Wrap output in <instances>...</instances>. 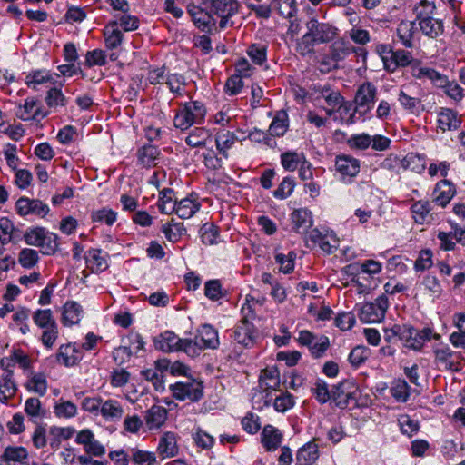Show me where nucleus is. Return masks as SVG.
Returning <instances> with one entry per match:
<instances>
[{
    "label": "nucleus",
    "mask_w": 465,
    "mask_h": 465,
    "mask_svg": "<svg viewBox=\"0 0 465 465\" xmlns=\"http://www.w3.org/2000/svg\"><path fill=\"white\" fill-rule=\"evenodd\" d=\"M438 127L442 131L456 130L460 127L461 121L457 112L450 108H440L438 113Z\"/></svg>",
    "instance_id": "393cba45"
},
{
    "label": "nucleus",
    "mask_w": 465,
    "mask_h": 465,
    "mask_svg": "<svg viewBox=\"0 0 465 465\" xmlns=\"http://www.w3.org/2000/svg\"><path fill=\"white\" fill-rule=\"evenodd\" d=\"M455 186L448 180H441L436 183L432 193V203L440 207H446L455 195Z\"/></svg>",
    "instance_id": "4468645a"
},
{
    "label": "nucleus",
    "mask_w": 465,
    "mask_h": 465,
    "mask_svg": "<svg viewBox=\"0 0 465 465\" xmlns=\"http://www.w3.org/2000/svg\"><path fill=\"white\" fill-rule=\"evenodd\" d=\"M236 135L230 131H221L216 134L215 144L216 148L223 157H228L227 151L236 143Z\"/></svg>",
    "instance_id": "a19ab883"
},
{
    "label": "nucleus",
    "mask_w": 465,
    "mask_h": 465,
    "mask_svg": "<svg viewBox=\"0 0 465 465\" xmlns=\"http://www.w3.org/2000/svg\"><path fill=\"white\" fill-rule=\"evenodd\" d=\"M252 61L259 65L266 62L267 47L264 45L253 44L247 51Z\"/></svg>",
    "instance_id": "774afa93"
},
{
    "label": "nucleus",
    "mask_w": 465,
    "mask_h": 465,
    "mask_svg": "<svg viewBox=\"0 0 465 465\" xmlns=\"http://www.w3.org/2000/svg\"><path fill=\"white\" fill-rule=\"evenodd\" d=\"M421 32L431 38H436L443 33V24L440 19L430 17L419 22Z\"/></svg>",
    "instance_id": "de8ad7c7"
},
{
    "label": "nucleus",
    "mask_w": 465,
    "mask_h": 465,
    "mask_svg": "<svg viewBox=\"0 0 465 465\" xmlns=\"http://www.w3.org/2000/svg\"><path fill=\"white\" fill-rule=\"evenodd\" d=\"M188 13L195 26L201 31L211 33L215 28V18L209 10L198 6H188Z\"/></svg>",
    "instance_id": "ddd939ff"
},
{
    "label": "nucleus",
    "mask_w": 465,
    "mask_h": 465,
    "mask_svg": "<svg viewBox=\"0 0 465 465\" xmlns=\"http://www.w3.org/2000/svg\"><path fill=\"white\" fill-rule=\"evenodd\" d=\"M177 199L174 197V192L171 188H164L159 193L157 207L162 213H173L175 203Z\"/></svg>",
    "instance_id": "58836bf2"
},
{
    "label": "nucleus",
    "mask_w": 465,
    "mask_h": 465,
    "mask_svg": "<svg viewBox=\"0 0 465 465\" xmlns=\"http://www.w3.org/2000/svg\"><path fill=\"white\" fill-rule=\"evenodd\" d=\"M280 385V372L277 368H266L261 371L258 388L264 399V406H270L272 401L271 393L279 391Z\"/></svg>",
    "instance_id": "6e6552de"
},
{
    "label": "nucleus",
    "mask_w": 465,
    "mask_h": 465,
    "mask_svg": "<svg viewBox=\"0 0 465 465\" xmlns=\"http://www.w3.org/2000/svg\"><path fill=\"white\" fill-rule=\"evenodd\" d=\"M233 340L244 346H252L256 340V331L252 322H240L235 327L232 335Z\"/></svg>",
    "instance_id": "f3484780"
},
{
    "label": "nucleus",
    "mask_w": 465,
    "mask_h": 465,
    "mask_svg": "<svg viewBox=\"0 0 465 465\" xmlns=\"http://www.w3.org/2000/svg\"><path fill=\"white\" fill-rule=\"evenodd\" d=\"M411 74L419 80H430L437 87H442L446 84V76L433 68L423 66H413Z\"/></svg>",
    "instance_id": "bb28decb"
},
{
    "label": "nucleus",
    "mask_w": 465,
    "mask_h": 465,
    "mask_svg": "<svg viewBox=\"0 0 465 465\" xmlns=\"http://www.w3.org/2000/svg\"><path fill=\"white\" fill-rule=\"evenodd\" d=\"M25 386L28 391H34L40 396L45 395L47 391L45 375L42 372H31Z\"/></svg>",
    "instance_id": "8fccbe9b"
},
{
    "label": "nucleus",
    "mask_w": 465,
    "mask_h": 465,
    "mask_svg": "<svg viewBox=\"0 0 465 465\" xmlns=\"http://www.w3.org/2000/svg\"><path fill=\"white\" fill-rule=\"evenodd\" d=\"M318 458V445L314 441H310L298 450L296 463L297 465H312Z\"/></svg>",
    "instance_id": "2f4dec72"
},
{
    "label": "nucleus",
    "mask_w": 465,
    "mask_h": 465,
    "mask_svg": "<svg viewBox=\"0 0 465 465\" xmlns=\"http://www.w3.org/2000/svg\"><path fill=\"white\" fill-rule=\"evenodd\" d=\"M105 47L108 50L118 48L123 43V33L118 27V22L110 21L104 28Z\"/></svg>",
    "instance_id": "a878e982"
},
{
    "label": "nucleus",
    "mask_w": 465,
    "mask_h": 465,
    "mask_svg": "<svg viewBox=\"0 0 465 465\" xmlns=\"http://www.w3.org/2000/svg\"><path fill=\"white\" fill-rule=\"evenodd\" d=\"M203 5L213 17L215 15L220 19V29L232 26L231 19L238 13L240 7L237 0H203Z\"/></svg>",
    "instance_id": "f03ea898"
},
{
    "label": "nucleus",
    "mask_w": 465,
    "mask_h": 465,
    "mask_svg": "<svg viewBox=\"0 0 465 465\" xmlns=\"http://www.w3.org/2000/svg\"><path fill=\"white\" fill-rule=\"evenodd\" d=\"M131 459L139 465H153L156 461L154 453L139 449L131 450Z\"/></svg>",
    "instance_id": "680f3d73"
},
{
    "label": "nucleus",
    "mask_w": 465,
    "mask_h": 465,
    "mask_svg": "<svg viewBox=\"0 0 465 465\" xmlns=\"http://www.w3.org/2000/svg\"><path fill=\"white\" fill-rule=\"evenodd\" d=\"M32 319L34 323L42 330L57 325L50 309H37L33 312Z\"/></svg>",
    "instance_id": "49530a36"
},
{
    "label": "nucleus",
    "mask_w": 465,
    "mask_h": 465,
    "mask_svg": "<svg viewBox=\"0 0 465 465\" xmlns=\"http://www.w3.org/2000/svg\"><path fill=\"white\" fill-rule=\"evenodd\" d=\"M56 360L62 362L64 366L70 367L77 364L81 360V354L75 346L68 343L59 347L56 354Z\"/></svg>",
    "instance_id": "473e14b6"
},
{
    "label": "nucleus",
    "mask_w": 465,
    "mask_h": 465,
    "mask_svg": "<svg viewBox=\"0 0 465 465\" xmlns=\"http://www.w3.org/2000/svg\"><path fill=\"white\" fill-rule=\"evenodd\" d=\"M391 332L403 341L407 348L419 351L423 347L422 338L420 337L419 331L413 327L394 325L391 329Z\"/></svg>",
    "instance_id": "9d476101"
},
{
    "label": "nucleus",
    "mask_w": 465,
    "mask_h": 465,
    "mask_svg": "<svg viewBox=\"0 0 465 465\" xmlns=\"http://www.w3.org/2000/svg\"><path fill=\"white\" fill-rule=\"evenodd\" d=\"M183 223L176 222L172 219L169 223L162 226V232L165 238L171 242H177L185 232Z\"/></svg>",
    "instance_id": "37998d69"
},
{
    "label": "nucleus",
    "mask_w": 465,
    "mask_h": 465,
    "mask_svg": "<svg viewBox=\"0 0 465 465\" xmlns=\"http://www.w3.org/2000/svg\"><path fill=\"white\" fill-rule=\"evenodd\" d=\"M53 81L51 74L46 70H33L25 76V84L35 90H38V86Z\"/></svg>",
    "instance_id": "79ce46f5"
},
{
    "label": "nucleus",
    "mask_w": 465,
    "mask_h": 465,
    "mask_svg": "<svg viewBox=\"0 0 465 465\" xmlns=\"http://www.w3.org/2000/svg\"><path fill=\"white\" fill-rule=\"evenodd\" d=\"M381 263L374 260H366L361 263H354L346 266L345 270L347 273L352 275H359L361 273H367L369 275H374L381 271Z\"/></svg>",
    "instance_id": "f704fd0d"
},
{
    "label": "nucleus",
    "mask_w": 465,
    "mask_h": 465,
    "mask_svg": "<svg viewBox=\"0 0 465 465\" xmlns=\"http://www.w3.org/2000/svg\"><path fill=\"white\" fill-rule=\"evenodd\" d=\"M167 410L159 405H153L145 415V422L149 430L159 429L167 419Z\"/></svg>",
    "instance_id": "72a5a7b5"
},
{
    "label": "nucleus",
    "mask_w": 465,
    "mask_h": 465,
    "mask_svg": "<svg viewBox=\"0 0 465 465\" xmlns=\"http://www.w3.org/2000/svg\"><path fill=\"white\" fill-rule=\"evenodd\" d=\"M169 389L172 396L181 401H190L194 402L200 401L203 396V382L189 377H186L184 381L171 384Z\"/></svg>",
    "instance_id": "20e7f679"
},
{
    "label": "nucleus",
    "mask_w": 465,
    "mask_h": 465,
    "mask_svg": "<svg viewBox=\"0 0 465 465\" xmlns=\"http://www.w3.org/2000/svg\"><path fill=\"white\" fill-rule=\"evenodd\" d=\"M17 115L23 121H39L44 119L47 115V113L44 112L43 109L37 105L36 100L34 98H27L23 106L19 105V112L17 113Z\"/></svg>",
    "instance_id": "5701e85b"
},
{
    "label": "nucleus",
    "mask_w": 465,
    "mask_h": 465,
    "mask_svg": "<svg viewBox=\"0 0 465 465\" xmlns=\"http://www.w3.org/2000/svg\"><path fill=\"white\" fill-rule=\"evenodd\" d=\"M336 171L342 177H355L361 168V163L358 159L346 154L336 156L335 160Z\"/></svg>",
    "instance_id": "2eb2a0df"
},
{
    "label": "nucleus",
    "mask_w": 465,
    "mask_h": 465,
    "mask_svg": "<svg viewBox=\"0 0 465 465\" xmlns=\"http://www.w3.org/2000/svg\"><path fill=\"white\" fill-rule=\"evenodd\" d=\"M322 94L324 97L326 103L329 106L336 107L340 106V108H343L345 112H349L351 109L350 104H344L343 103V97L339 92L332 91L330 88H325L322 91Z\"/></svg>",
    "instance_id": "13d9d810"
},
{
    "label": "nucleus",
    "mask_w": 465,
    "mask_h": 465,
    "mask_svg": "<svg viewBox=\"0 0 465 465\" xmlns=\"http://www.w3.org/2000/svg\"><path fill=\"white\" fill-rule=\"evenodd\" d=\"M292 230L297 233L303 234L312 226L313 220L312 213L306 208H299L291 213Z\"/></svg>",
    "instance_id": "6ab92c4d"
},
{
    "label": "nucleus",
    "mask_w": 465,
    "mask_h": 465,
    "mask_svg": "<svg viewBox=\"0 0 465 465\" xmlns=\"http://www.w3.org/2000/svg\"><path fill=\"white\" fill-rule=\"evenodd\" d=\"M388 308L385 296L378 297L373 302L364 303L359 312V319L364 323H376L382 321Z\"/></svg>",
    "instance_id": "1a4fd4ad"
},
{
    "label": "nucleus",
    "mask_w": 465,
    "mask_h": 465,
    "mask_svg": "<svg viewBox=\"0 0 465 465\" xmlns=\"http://www.w3.org/2000/svg\"><path fill=\"white\" fill-rule=\"evenodd\" d=\"M75 441L83 445L87 455L102 457L105 453V447L95 439L94 434L89 429L79 431Z\"/></svg>",
    "instance_id": "9b49d317"
},
{
    "label": "nucleus",
    "mask_w": 465,
    "mask_h": 465,
    "mask_svg": "<svg viewBox=\"0 0 465 465\" xmlns=\"http://www.w3.org/2000/svg\"><path fill=\"white\" fill-rule=\"evenodd\" d=\"M25 411L32 419H39L45 416V411L42 408L39 399L32 397L26 400L25 403Z\"/></svg>",
    "instance_id": "69168bd1"
},
{
    "label": "nucleus",
    "mask_w": 465,
    "mask_h": 465,
    "mask_svg": "<svg viewBox=\"0 0 465 465\" xmlns=\"http://www.w3.org/2000/svg\"><path fill=\"white\" fill-rule=\"evenodd\" d=\"M312 393L315 399L321 403H326L331 399V392H330L328 384L322 379L316 380L312 388Z\"/></svg>",
    "instance_id": "bf43d9fd"
},
{
    "label": "nucleus",
    "mask_w": 465,
    "mask_h": 465,
    "mask_svg": "<svg viewBox=\"0 0 465 465\" xmlns=\"http://www.w3.org/2000/svg\"><path fill=\"white\" fill-rule=\"evenodd\" d=\"M377 96V88L373 84L367 82L359 86L354 102L359 107H365L370 110L374 103Z\"/></svg>",
    "instance_id": "a211bd4d"
},
{
    "label": "nucleus",
    "mask_w": 465,
    "mask_h": 465,
    "mask_svg": "<svg viewBox=\"0 0 465 465\" xmlns=\"http://www.w3.org/2000/svg\"><path fill=\"white\" fill-rule=\"evenodd\" d=\"M29 309L22 307L12 316L15 325L19 329L23 335H26L30 331V326L27 322L29 319Z\"/></svg>",
    "instance_id": "6e6d98bb"
},
{
    "label": "nucleus",
    "mask_w": 465,
    "mask_h": 465,
    "mask_svg": "<svg viewBox=\"0 0 465 465\" xmlns=\"http://www.w3.org/2000/svg\"><path fill=\"white\" fill-rule=\"evenodd\" d=\"M87 268L93 272H104L108 267L106 255L102 254L100 249H91L84 254Z\"/></svg>",
    "instance_id": "c85d7f7f"
},
{
    "label": "nucleus",
    "mask_w": 465,
    "mask_h": 465,
    "mask_svg": "<svg viewBox=\"0 0 465 465\" xmlns=\"http://www.w3.org/2000/svg\"><path fill=\"white\" fill-rule=\"evenodd\" d=\"M201 203L195 194L177 200L175 203L173 213L177 214L181 219H189L193 216L200 209Z\"/></svg>",
    "instance_id": "dca6fc26"
},
{
    "label": "nucleus",
    "mask_w": 465,
    "mask_h": 465,
    "mask_svg": "<svg viewBox=\"0 0 465 465\" xmlns=\"http://www.w3.org/2000/svg\"><path fill=\"white\" fill-rule=\"evenodd\" d=\"M77 413V407L70 401L60 400L54 406V414L59 418H72Z\"/></svg>",
    "instance_id": "052dcab7"
},
{
    "label": "nucleus",
    "mask_w": 465,
    "mask_h": 465,
    "mask_svg": "<svg viewBox=\"0 0 465 465\" xmlns=\"http://www.w3.org/2000/svg\"><path fill=\"white\" fill-rule=\"evenodd\" d=\"M25 241L29 245L41 248L44 254H54L58 249V236L45 228L35 227L26 231Z\"/></svg>",
    "instance_id": "7ed1b4c3"
},
{
    "label": "nucleus",
    "mask_w": 465,
    "mask_h": 465,
    "mask_svg": "<svg viewBox=\"0 0 465 465\" xmlns=\"http://www.w3.org/2000/svg\"><path fill=\"white\" fill-rule=\"evenodd\" d=\"M289 118L285 111H278L270 124L269 132L272 136H282L288 130Z\"/></svg>",
    "instance_id": "a18cd8bd"
},
{
    "label": "nucleus",
    "mask_w": 465,
    "mask_h": 465,
    "mask_svg": "<svg viewBox=\"0 0 465 465\" xmlns=\"http://www.w3.org/2000/svg\"><path fill=\"white\" fill-rule=\"evenodd\" d=\"M159 151L157 147L148 144L140 148L137 152L139 162L147 167L155 164V161L158 158Z\"/></svg>",
    "instance_id": "3c124183"
},
{
    "label": "nucleus",
    "mask_w": 465,
    "mask_h": 465,
    "mask_svg": "<svg viewBox=\"0 0 465 465\" xmlns=\"http://www.w3.org/2000/svg\"><path fill=\"white\" fill-rule=\"evenodd\" d=\"M307 32L297 43V52L302 55L314 54V45L332 41L337 29L326 23L312 18L306 24Z\"/></svg>",
    "instance_id": "f257e3e1"
},
{
    "label": "nucleus",
    "mask_w": 465,
    "mask_h": 465,
    "mask_svg": "<svg viewBox=\"0 0 465 465\" xmlns=\"http://www.w3.org/2000/svg\"><path fill=\"white\" fill-rule=\"evenodd\" d=\"M282 435L272 425L264 426L262 431V444L268 451H273L281 445Z\"/></svg>",
    "instance_id": "c756f323"
},
{
    "label": "nucleus",
    "mask_w": 465,
    "mask_h": 465,
    "mask_svg": "<svg viewBox=\"0 0 465 465\" xmlns=\"http://www.w3.org/2000/svg\"><path fill=\"white\" fill-rule=\"evenodd\" d=\"M306 156L302 152L288 151L281 154V163L289 172H293L305 161Z\"/></svg>",
    "instance_id": "ea45409f"
},
{
    "label": "nucleus",
    "mask_w": 465,
    "mask_h": 465,
    "mask_svg": "<svg viewBox=\"0 0 465 465\" xmlns=\"http://www.w3.org/2000/svg\"><path fill=\"white\" fill-rule=\"evenodd\" d=\"M404 169L420 173L425 170L424 158L416 153H408L401 161Z\"/></svg>",
    "instance_id": "5fc2aeb1"
},
{
    "label": "nucleus",
    "mask_w": 465,
    "mask_h": 465,
    "mask_svg": "<svg viewBox=\"0 0 465 465\" xmlns=\"http://www.w3.org/2000/svg\"><path fill=\"white\" fill-rule=\"evenodd\" d=\"M154 346L157 350L163 352L180 351L182 339L174 332L166 331L155 337L153 340Z\"/></svg>",
    "instance_id": "aec40b11"
},
{
    "label": "nucleus",
    "mask_w": 465,
    "mask_h": 465,
    "mask_svg": "<svg viewBox=\"0 0 465 465\" xmlns=\"http://www.w3.org/2000/svg\"><path fill=\"white\" fill-rule=\"evenodd\" d=\"M28 458L27 450L24 447H7L5 448L2 460L5 462H24Z\"/></svg>",
    "instance_id": "864d4df0"
},
{
    "label": "nucleus",
    "mask_w": 465,
    "mask_h": 465,
    "mask_svg": "<svg viewBox=\"0 0 465 465\" xmlns=\"http://www.w3.org/2000/svg\"><path fill=\"white\" fill-rule=\"evenodd\" d=\"M411 213L417 223L423 224L430 219V203L428 201H417L411 205Z\"/></svg>",
    "instance_id": "c03bdc74"
},
{
    "label": "nucleus",
    "mask_w": 465,
    "mask_h": 465,
    "mask_svg": "<svg viewBox=\"0 0 465 465\" xmlns=\"http://www.w3.org/2000/svg\"><path fill=\"white\" fill-rule=\"evenodd\" d=\"M124 411L121 402L115 399L103 401L100 415L106 421L116 422L124 416Z\"/></svg>",
    "instance_id": "4be33fe9"
},
{
    "label": "nucleus",
    "mask_w": 465,
    "mask_h": 465,
    "mask_svg": "<svg viewBox=\"0 0 465 465\" xmlns=\"http://www.w3.org/2000/svg\"><path fill=\"white\" fill-rule=\"evenodd\" d=\"M359 388L352 379H346L335 385L331 391V400L340 409H346L350 404L356 405Z\"/></svg>",
    "instance_id": "0eeeda50"
},
{
    "label": "nucleus",
    "mask_w": 465,
    "mask_h": 465,
    "mask_svg": "<svg viewBox=\"0 0 465 465\" xmlns=\"http://www.w3.org/2000/svg\"><path fill=\"white\" fill-rule=\"evenodd\" d=\"M11 364L6 363L3 374L0 376V396L2 401L6 402L7 400L15 396L17 387L13 378V370L10 369Z\"/></svg>",
    "instance_id": "412c9836"
},
{
    "label": "nucleus",
    "mask_w": 465,
    "mask_h": 465,
    "mask_svg": "<svg viewBox=\"0 0 465 465\" xmlns=\"http://www.w3.org/2000/svg\"><path fill=\"white\" fill-rule=\"evenodd\" d=\"M412 61V55L405 50L393 51L392 59L388 64L387 71L394 72L398 67L409 65Z\"/></svg>",
    "instance_id": "603ef678"
},
{
    "label": "nucleus",
    "mask_w": 465,
    "mask_h": 465,
    "mask_svg": "<svg viewBox=\"0 0 465 465\" xmlns=\"http://www.w3.org/2000/svg\"><path fill=\"white\" fill-rule=\"evenodd\" d=\"M363 51L362 48H356L344 39H339L331 45V56L335 62L343 60L352 53H362Z\"/></svg>",
    "instance_id": "7c9ffc66"
},
{
    "label": "nucleus",
    "mask_w": 465,
    "mask_h": 465,
    "mask_svg": "<svg viewBox=\"0 0 465 465\" xmlns=\"http://www.w3.org/2000/svg\"><path fill=\"white\" fill-rule=\"evenodd\" d=\"M45 103L49 107L55 108L57 106H64L67 103V99L61 89L53 87L47 91Z\"/></svg>",
    "instance_id": "e2e57ef3"
},
{
    "label": "nucleus",
    "mask_w": 465,
    "mask_h": 465,
    "mask_svg": "<svg viewBox=\"0 0 465 465\" xmlns=\"http://www.w3.org/2000/svg\"><path fill=\"white\" fill-rule=\"evenodd\" d=\"M205 107L199 101L186 103L183 109L174 116L173 124L176 128L186 130L193 124H200L205 116Z\"/></svg>",
    "instance_id": "39448f33"
},
{
    "label": "nucleus",
    "mask_w": 465,
    "mask_h": 465,
    "mask_svg": "<svg viewBox=\"0 0 465 465\" xmlns=\"http://www.w3.org/2000/svg\"><path fill=\"white\" fill-rule=\"evenodd\" d=\"M434 362L440 370L460 371L462 368V355L448 344L440 343L433 348Z\"/></svg>",
    "instance_id": "423d86ee"
},
{
    "label": "nucleus",
    "mask_w": 465,
    "mask_h": 465,
    "mask_svg": "<svg viewBox=\"0 0 465 465\" xmlns=\"http://www.w3.org/2000/svg\"><path fill=\"white\" fill-rule=\"evenodd\" d=\"M82 312L80 304L74 301H69L64 305L62 322L66 326L77 324L81 320Z\"/></svg>",
    "instance_id": "4c0bfd02"
},
{
    "label": "nucleus",
    "mask_w": 465,
    "mask_h": 465,
    "mask_svg": "<svg viewBox=\"0 0 465 465\" xmlns=\"http://www.w3.org/2000/svg\"><path fill=\"white\" fill-rule=\"evenodd\" d=\"M195 337L203 350L216 349L219 346L218 331L210 324L202 325Z\"/></svg>",
    "instance_id": "b1692460"
},
{
    "label": "nucleus",
    "mask_w": 465,
    "mask_h": 465,
    "mask_svg": "<svg viewBox=\"0 0 465 465\" xmlns=\"http://www.w3.org/2000/svg\"><path fill=\"white\" fill-rule=\"evenodd\" d=\"M116 218L117 213L107 208L94 211L91 214V219L94 223H104L108 226L113 225Z\"/></svg>",
    "instance_id": "4d7b16f0"
},
{
    "label": "nucleus",
    "mask_w": 465,
    "mask_h": 465,
    "mask_svg": "<svg viewBox=\"0 0 465 465\" xmlns=\"http://www.w3.org/2000/svg\"><path fill=\"white\" fill-rule=\"evenodd\" d=\"M6 363H10V369L17 364L20 368L25 371L31 369L32 360L28 354L24 352L21 349H15L12 351L9 358L2 359L0 361L1 367H5Z\"/></svg>",
    "instance_id": "e433bc0d"
},
{
    "label": "nucleus",
    "mask_w": 465,
    "mask_h": 465,
    "mask_svg": "<svg viewBox=\"0 0 465 465\" xmlns=\"http://www.w3.org/2000/svg\"><path fill=\"white\" fill-rule=\"evenodd\" d=\"M211 138L209 131L203 127L193 128L185 138L186 143L191 147H203Z\"/></svg>",
    "instance_id": "09e8293b"
},
{
    "label": "nucleus",
    "mask_w": 465,
    "mask_h": 465,
    "mask_svg": "<svg viewBox=\"0 0 465 465\" xmlns=\"http://www.w3.org/2000/svg\"><path fill=\"white\" fill-rule=\"evenodd\" d=\"M371 143V137L367 134H353L347 140L351 149L366 150Z\"/></svg>",
    "instance_id": "338daca9"
},
{
    "label": "nucleus",
    "mask_w": 465,
    "mask_h": 465,
    "mask_svg": "<svg viewBox=\"0 0 465 465\" xmlns=\"http://www.w3.org/2000/svg\"><path fill=\"white\" fill-rule=\"evenodd\" d=\"M165 84L169 90L177 95H183L184 93V86L186 84L185 79L182 74H173L167 75Z\"/></svg>",
    "instance_id": "0e129e2a"
},
{
    "label": "nucleus",
    "mask_w": 465,
    "mask_h": 465,
    "mask_svg": "<svg viewBox=\"0 0 465 465\" xmlns=\"http://www.w3.org/2000/svg\"><path fill=\"white\" fill-rule=\"evenodd\" d=\"M158 453L163 459L173 458L179 452L176 436L173 432H165L159 440Z\"/></svg>",
    "instance_id": "cd10ccee"
},
{
    "label": "nucleus",
    "mask_w": 465,
    "mask_h": 465,
    "mask_svg": "<svg viewBox=\"0 0 465 465\" xmlns=\"http://www.w3.org/2000/svg\"><path fill=\"white\" fill-rule=\"evenodd\" d=\"M15 210L20 216L35 214L45 217L49 212V207L38 199L21 197L15 203Z\"/></svg>",
    "instance_id": "f8f14e48"
},
{
    "label": "nucleus",
    "mask_w": 465,
    "mask_h": 465,
    "mask_svg": "<svg viewBox=\"0 0 465 465\" xmlns=\"http://www.w3.org/2000/svg\"><path fill=\"white\" fill-rule=\"evenodd\" d=\"M416 32V25L411 21H401L397 27V37L406 48L413 47V36Z\"/></svg>",
    "instance_id": "c9c22d12"
}]
</instances>
